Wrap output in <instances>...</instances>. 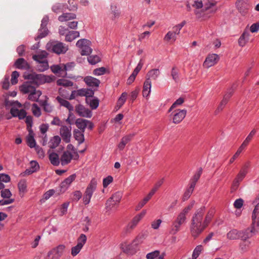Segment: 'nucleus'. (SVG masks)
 Here are the masks:
<instances>
[{
	"label": "nucleus",
	"mask_w": 259,
	"mask_h": 259,
	"mask_svg": "<svg viewBox=\"0 0 259 259\" xmlns=\"http://www.w3.org/2000/svg\"><path fill=\"white\" fill-rule=\"evenodd\" d=\"M241 233L236 229L230 231L227 234V238L230 240L238 239L240 236Z\"/></svg>",
	"instance_id": "a19ab883"
},
{
	"label": "nucleus",
	"mask_w": 259,
	"mask_h": 259,
	"mask_svg": "<svg viewBox=\"0 0 259 259\" xmlns=\"http://www.w3.org/2000/svg\"><path fill=\"white\" fill-rule=\"evenodd\" d=\"M73 153L74 154V155L71 152H70L69 151H64L60 157L61 164L62 165H66L69 164L71 162V160L73 159L74 156V159H78L79 158V155L78 153L74 152Z\"/></svg>",
	"instance_id": "ddd939ff"
},
{
	"label": "nucleus",
	"mask_w": 259,
	"mask_h": 259,
	"mask_svg": "<svg viewBox=\"0 0 259 259\" xmlns=\"http://www.w3.org/2000/svg\"><path fill=\"white\" fill-rule=\"evenodd\" d=\"M187 113V110L186 109H177L172 112L173 122L177 124L180 123L183 119L185 117Z\"/></svg>",
	"instance_id": "dca6fc26"
},
{
	"label": "nucleus",
	"mask_w": 259,
	"mask_h": 259,
	"mask_svg": "<svg viewBox=\"0 0 259 259\" xmlns=\"http://www.w3.org/2000/svg\"><path fill=\"white\" fill-rule=\"evenodd\" d=\"M74 66L75 63L74 62H69L66 64H63L64 75H66V71L72 70L74 68Z\"/></svg>",
	"instance_id": "13d9d810"
},
{
	"label": "nucleus",
	"mask_w": 259,
	"mask_h": 259,
	"mask_svg": "<svg viewBox=\"0 0 259 259\" xmlns=\"http://www.w3.org/2000/svg\"><path fill=\"white\" fill-rule=\"evenodd\" d=\"M82 247L76 244L75 246H73L71 248V254L73 256H76L80 251L82 249Z\"/></svg>",
	"instance_id": "e2e57ef3"
},
{
	"label": "nucleus",
	"mask_w": 259,
	"mask_h": 259,
	"mask_svg": "<svg viewBox=\"0 0 259 259\" xmlns=\"http://www.w3.org/2000/svg\"><path fill=\"white\" fill-rule=\"evenodd\" d=\"M66 246L64 244H60L49 250L44 259H60L63 255Z\"/></svg>",
	"instance_id": "0eeeda50"
},
{
	"label": "nucleus",
	"mask_w": 259,
	"mask_h": 259,
	"mask_svg": "<svg viewBox=\"0 0 259 259\" xmlns=\"http://www.w3.org/2000/svg\"><path fill=\"white\" fill-rule=\"evenodd\" d=\"M59 134L63 141L66 143H69L71 137V127L66 125L61 126Z\"/></svg>",
	"instance_id": "4468645a"
},
{
	"label": "nucleus",
	"mask_w": 259,
	"mask_h": 259,
	"mask_svg": "<svg viewBox=\"0 0 259 259\" xmlns=\"http://www.w3.org/2000/svg\"><path fill=\"white\" fill-rule=\"evenodd\" d=\"M84 132L77 129H75L73 131L74 137L78 141L79 144L82 143L84 141Z\"/></svg>",
	"instance_id": "2f4dec72"
},
{
	"label": "nucleus",
	"mask_w": 259,
	"mask_h": 259,
	"mask_svg": "<svg viewBox=\"0 0 259 259\" xmlns=\"http://www.w3.org/2000/svg\"><path fill=\"white\" fill-rule=\"evenodd\" d=\"M66 5L62 3H56L52 7V11L57 14L65 11L67 9Z\"/></svg>",
	"instance_id": "473e14b6"
},
{
	"label": "nucleus",
	"mask_w": 259,
	"mask_h": 259,
	"mask_svg": "<svg viewBox=\"0 0 259 259\" xmlns=\"http://www.w3.org/2000/svg\"><path fill=\"white\" fill-rule=\"evenodd\" d=\"M150 199L146 196L142 200L140 201L136 206V210L138 211L141 209Z\"/></svg>",
	"instance_id": "6e6d98bb"
},
{
	"label": "nucleus",
	"mask_w": 259,
	"mask_h": 259,
	"mask_svg": "<svg viewBox=\"0 0 259 259\" xmlns=\"http://www.w3.org/2000/svg\"><path fill=\"white\" fill-rule=\"evenodd\" d=\"M60 142L61 138L59 136H54L49 142V147L52 149H54L58 147Z\"/></svg>",
	"instance_id": "ea45409f"
},
{
	"label": "nucleus",
	"mask_w": 259,
	"mask_h": 259,
	"mask_svg": "<svg viewBox=\"0 0 259 259\" xmlns=\"http://www.w3.org/2000/svg\"><path fill=\"white\" fill-rule=\"evenodd\" d=\"M91 45V41L87 39L82 38L76 42V46L78 49L81 55L88 56L92 52Z\"/></svg>",
	"instance_id": "39448f33"
},
{
	"label": "nucleus",
	"mask_w": 259,
	"mask_h": 259,
	"mask_svg": "<svg viewBox=\"0 0 259 259\" xmlns=\"http://www.w3.org/2000/svg\"><path fill=\"white\" fill-rule=\"evenodd\" d=\"M233 94V91H230L227 92L224 96L223 100L220 102L217 109H216L215 113V114L219 113L220 112L222 111L226 105L227 104L228 101L231 97Z\"/></svg>",
	"instance_id": "6ab92c4d"
},
{
	"label": "nucleus",
	"mask_w": 259,
	"mask_h": 259,
	"mask_svg": "<svg viewBox=\"0 0 259 259\" xmlns=\"http://www.w3.org/2000/svg\"><path fill=\"white\" fill-rule=\"evenodd\" d=\"M51 69L54 73L64 75L63 64L53 65L51 67Z\"/></svg>",
	"instance_id": "e433bc0d"
},
{
	"label": "nucleus",
	"mask_w": 259,
	"mask_h": 259,
	"mask_svg": "<svg viewBox=\"0 0 259 259\" xmlns=\"http://www.w3.org/2000/svg\"><path fill=\"white\" fill-rule=\"evenodd\" d=\"M18 187L20 192L23 193L25 192L27 188L26 181L24 180L20 181V182L18 183Z\"/></svg>",
	"instance_id": "5fc2aeb1"
},
{
	"label": "nucleus",
	"mask_w": 259,
	"mask_h": 259,
	"mask_svg": "<svg viewBox=\"0 0 259 259\" xmlns=\"http://www.w3.org/2000/svg\"><path fill=\"white\" fill-rule=\"evenodd\" d=\"M204 247L202 245H198L193 250L192 257L189 259H197L199 255L202 252Z\"/></svg>",
	"instance_id": "4c0bfd02"
},
{
	"label": "nucleus",
	"mask_w": 259,
	"mask_h": 259,
	"mask_svg": "<svg viewBox=\"0 0 259 259\" xmlns=\"http://www.w3.org/2000/svg\"><path fill=\"white\" fill-rule=\"evenodd\" d=\"M184 102V99L183 98H179L177 99L171 106L170 108L168 110V112H170L172 111V110L175 108L177 106L182 105Z\"/></svg>",
	"instance_id": "bf43d9fd"
},
{
	"label": "nucleus",
	"mask_w": 259,
	"mask_h": 259,
	"mask_svg": "<svg viewBox=\"0 0 259 259\" xmlns=\"http://www.w3.org/2000/svg\"><path fill=\"white\" fill-rule=\"evenodd\" d=\"M87 236L84 234H81L77 239V245L83 247V245L85 244L87 241Z\"/></svg>",
	"instance_id": "864d4df0"
},
{
	"label": "nucleus",
	"mask_w": 259,
	"mask_h": 259,
	"mask_svg": "<svg viewBox=\"0 0 259 259\" xmlns=\"http://www.w3.org/2000/svg\"><path fill=\"white\" fill-rule=\"evenodd\" d=\"M205 212V207L202 206L195 212L192 218L190 230L191 235L194 238L197 237L210 223L214 216L215 209L210 208L204 219Z\"/></svg>",
	"instance_id": "f257e3e1"
},
{
	"label": "nucleus",
	"mask_w": 259,
	"mask_h": 259,
	"mask_svg": "<svg viewBox=\"0 0 259 259\" xmlns=\"http://www.w3.org/2000/svg\"><path fill=\"white\" fill-rule=\"evenodd\" d=\"M38 63L37 67L39 71L42 72L48 69L49 65L48 61L41 62V63L38 62Z\"/></svg>",
	"instance_id": "603ef678"
},
{
	"label": "nucleus",
	"mask_w": 259,
	"mask_h": 259,
	"mask_svg": "<svg viewBox=\"0 0 259 259\" xmlns=\"http://www.w3.org/2000/svg\"><path fill=\"white\" fill-rule=\"evenodd\" d=\"M79 36V32L77 31H69L65 36V41L71 42Z\"/></svg>",
	"instance_id": "72a5a7b5"
},
{
	"label": "nucleus",
	"mask_w": 259,
	"mask_h": 259,
	"mask_svg": "<svg viewBox=\"0 0 259 259\" xmlns=\"http://www.w3.org/2000/svg\"><path fill=\"white\" fill-rule=\"evenodd\" d=\"M57 84L64 87H71L73 83L72 81L65 78H61L57 80Z\"/></svg>",
	"instance_id": "c03bdc74"
},
{
	"label": "nucleus",
	"mask_w": 259,
	"mask_h": 259,
	"mask_svg": "<svg viewBox=\"0 0 259 259\" xmlns=\"http://www.w3.org/2000/svg\"><path fill=\"white\" fill-rule=\"evenodd\" d=\"M12 107L10 110V113L13 117H17L19 119H23L25 118V122L27 125L28 130L31 128L33 120L31 116H26V111L23 109H19L22 108V105L18 101H15L11 104Z\"/></svg>",
	"instance_id": "f03ea898"
},
{
	"label": "nucleus",
	"mask_w": 259,
	"mask_h": 259,
	"mask_svg": "<svg viewBox=\"0 0 259 259\" xmlns=\"http://www.w3.org/2000/svg\"><path fill=\"white\" fill-rule=\"evenodd\" d=\"M255 131L254 130H252L251 131V132L249 134V135L247 136V137L246 138L245 140L243 142V144H244L246 146L248 145L249 143L252 140L253 136L255 135Z\"/></svg>",
	"instance_id": "680f3d73"
},
{
	"label": "nucleus",
	"mask_w": 259,
	"mask_h": 259,
	"mask_svg": "<svg viewBox=\"0 0 259 259\" xmlns=\"http://www.w3.org/2000/svg\"><path fill=\"white\" fill-rule=\"evenodd\" d=\"M29 134L26 137V142L27 145L30 148H34L36 147V142L34 139V133H33L32 128H30L28 130Z\"/></svg>",
	"instance_id": "393cba45"
},
{
	"label": "nucleus",
	"mask_w": 259,
	"mask_h": 259,
	"mask_svg": "<svg viewBox=\"0 0 259 259\" xmlns=\"http://www.w3.org/2000/svg\"><path fill=\"white\" fill-rule=\"evenodd\" d=\"M30 166L25 171L26 175H30L34 172H36L39 169V166L38 163L36 161H31L30 162Z\"/></svg>",
	"instance_id": "c85d7f7f"
},
{
	"label": "nucleus",
	"mask_w": 259,
	"mask_h": 259,
	"mask_svg": "<svg viewBox=\"0 0 259 259\" xmlns=\"http://www.w3.org/2000/svg\"><path fill=\"white\" fill-rule=\"evenodd\" d=\"M126 99V93H123L120 98L118 99L117 106L118 107V109H119L125 103Z\"/></svg>",
	"instance_id": "8fccbe9b"
},
{
	"label": "nucleus",
	"mask_w": 259,
	"mask_h": 259,
	"mask_svg": "<svg viewBox=\"0 0 259 259\" xmlns=\"http://www.w3.org/2000/svg\"><path fill=\"white\" fill-rule=\"evenodd\" d=\"M76 178V174H74L73 175H70L68 178L65 179L64 180V182L67 184L68 186H70V184L75 180Z\"/></svg>",
	"instance_id": "774afa93"
},
{
	"label": "nucleus",
	"mask_w": 259,
	"mask_h": 259,
	"mask_svg": "<svg viewBox=\"0 0 259 259\" xmlns=\"http://www.w3.org/2000/svg\"><path fill=\"white\" fill-rule=\"evenodd\" d=\"M152 83L150 79L146 78L144 82L142 91L143 96L147 98L150 94L151 91Z\"/></svg>",
	"instance_id": "4be33fe9"
},
{
	"label": "nucleus",
	"mask_w": 259,
	"mask_h": 259,
	"mask_svg": "<svg viewBox=\"0 0 259 259\" xmlns=\"http://www.w3.org/2000/svg\"><path fill=\"white\" fill-rule=\"evenodd\" d=\"M146 213V210L144 209L140 213L134 217L132 220L124 229L123 233L125 234L131 233L132 230L136 228L140 221L144 217Z\"/></svg>",
	"instance_id": "6e6552de"
},
{
	"label": "nucleus",
	"mask_w": 259,
	"mask_h": 259,
	"mask_svg": "<svg viewBox=\"0 0 259 259\" xmlns=\"http://www.w3.org/2000/svg\"><path fill=\"white\" fill-rule=\"evenodd\" d=\"M122 197V193L119 191L115 192L107 201L106 208L111 210L115 206L118 205Z\"/></svg>",
	"instance_id": "9b49d317"
},
{
	"label": "nucleus",
	"mask_w": 259,
	"mask_h": 259,
	"mask_svg": "<svg viewBox=\"0 0 259 259\" xmlns=\"http://www.w3.org/2000/svg\"><path fill=\"white\" fill-rule=\"evenodd\" d=\"M106 72V68L105 67H102L97 69H95L93 71V74L95 75H102L105 73Z\"/></svg>",
	"instance_id": "0e129e2a"
},
{
	"label": "nucleus",
	"mask_w": 259,
	"mask_h": 259,
	"mask_svg": "<svg viewBox=\"0 0 259 259\" xmlns=\"http://www.w3.org/2000/svg\"><path fill=\"white\" fill-rule=\"evenodd\" d=\"M49 30L47 27H40L38 30V36L35 38L36 40L43 38L47 36L48 34Z\"/></svg>",
	"instance_id": "09e8293b"
},
{
	"label": "nucleus",
	"mask_w": 259,
	"mask_h": 259,
	"mask_svg": "<svg viewBox=\"0 0 259 259\" xmlns=\"http://www.w3.org/2000/svg\"><path fill=\"white\" fill-rule=\"evenodd\" d=\"M160 252L158 250H155L153 252L148 253L146 255V258L147 259H154L159 255Z\"/></svg>",
	"instance_id": "69168bd1"
},
{
	"label": "nucleus",
	"mask_w": 259,
	"mask_h": 259,
	"mask_svg": "<svg viewBox=\"0 0 259 259\" xmlns=\"http://www.w3.org/2000/svg\"><path fill=\"white\" fill-rule=\"evenodd\" d=\"M32 82H26L23 84L20 87V91L23 94H30L35 90L34 87L32 85Z\"/></svg>",
	"instance_id": "b1692460"
},
{
	"label": "nucleus",
	"mask_w": 259,
	"mask_h": 259,
	"mask_svg": "<svg viewBox=\"0 0 259 259\" xmlns=\"http://www.w3.org/2000/svg\"><path fill=\"white\" fill-rule=\"evenodd\" d=\"M15 66L17 68L21 69H28L29 68V65L27 62L23 58H19L17 59L15 63Z\"/></svg>",
	"instance_id": "bb28decb"
},
{
	"label": "nucleus",
	"mask_w": 259,
	"mask_h": 259,
	"mask_svg": "<svg viewBox=\"0 0 259 259\" xmlns=\"http://www.w3.org/2000/svg\"><path fill=\"white\" fill-rule=\"evenodd\" d=\"M135 136V134H130L129 135L123 137L119 143L117 145L118 149L121 151L124 149L126 145L132 140V139Z\"/></svg>",
	"instance_id": "412c9836"
},
{
	"label": "nucleus",
	"mask_w": 259,
	"mask_h": 259,
	"mask_svg": "<svg viewBox=\"0 0 259 259\" xmlns=\"http://www.w3.org/2000/svg\"><path fill=\"white\" fill-rule=\"evenodd\" d=\"M76 18V15L73 13H63L58 17V20L61 22L68 21Z\"/></svg>",
	"instance_id": "c756f323"
},
{
	"label": "nucleus",
	"mask_w": 259,
	"mask_h": 259,
	"mask_svg": "<svg viewBox=\"0 0 259 259\" xmlns=\"http://www.w3.org/2000/svg\"><path fill=\"white\" fill-rule=\"evenodd\" d=\"M1 196L4 198L11 199L12 194L9 189H6L1 191Z\"/></svg>",
	"instance_id": "052dcab7"
},
{
	"label": "nucleus",
	"mask_w": 259,
	"mask_h": 259,
	"mask_svg": "<svg viewBox=\"0 0 259 259\" xmlns=\"http://www.w3.org/2000/svg\"><path fill=\"white\" fill-rule=\"evenodd\" d=\"M75 112L79 116L86 118H91L92 115V112L90 110L80 104L75 106Z\"/></svg>",
	"instance_id": "a211bd4d"
},
{
	"label": "nucleus",
	"mask_w": 259,
	"mask_h": 259,
	"mask_svg": "<svg viewBox=\"0 0 259 259\" xmlns=\"http://www.w3.org/2000/svg\"><path fill=\"white\" fill-rule=\"evenodd\" d=\"M160 74V71L158 69H153L150 70L146 75V78H152L156 80Z\"/></svg>",
	"instance_id": "58836bf2"
},
{
	"label": "nucleus",
	"mask_w": 259,
	"mask_h": 259,
	"mask_svg": "<svg viewBox=\"0 0 259 259\" xmlns=\"http://www.w3.org/2000/svg\"><path fill=\"white\" fill-rule=\"evenodd\" d=\"M220 60V57L216 54H209L207 55L202 66L204 68L208 69L216 65Z\"/></svg>",
	"instance_id": "f8f14e48"
},
{
	"label": "nucleus",
	"mask_w": 259,
	"mask_h": 259,
	"mask_svg": "<svg viewBox=\"0 0 259 259\" xmlns=\"http://www.w3.org/2000/svg\"><path fill=\"white\" fill-rule=\"evenodd\" d=\"M48 99L49 98L46 97L45 100H40L39 103L40 105L43 107V109L45 112L51 113L54 109V107L48 103Z\"/></svg>",
	"instance_id": "a878e982"
},
{
	"label": "nucleus",
	"mask_w": 259,
	"mask_h": 259,
	"mask_svg": "<svg viewBox=\"0 0 259 259\" xmlns=\"http://www.w3.org/2000/svg\"><path fill=\"white\" fill-rule=\"evenodd\" d=\"M83 80L88 86L92 88L98 87L100 83L99 79L91 76L85 77Z\"/></svg>",
	"instance_id": "5701e85b"
},
{
	"label": "nucleus",
	"mask_w": 259,
	"mask_h": 259,
	"mask_svg": "<svg viewBox=\"0 0 259 259\" xmlns=\"http://www.w3.org/2000/svg\"><path fill=\"white\" fill-rule=\"evenodd\" d=\"M49 159L51 164L55 166H58L61 163L58 154L54 152L50 154Z\"/></svg>",
	"instance_id": "f704fd0d"
},
{
	"label": "nucleus",
	"mask_w": 259,
	"mask_h": 259,
	"mask_svg": "<svg viewBox=\"0 0 259 259\" xmlns=\"http://www.w3.org/2000/svg\"><path fill=\"white\" fill-rule=\"evenodd\" d=\"M25 78L30 80L32 83L35 84L36 85H38L45 82H49L51 80V78L48 76H46L42 74H36L35 73H29L27 75H25Z\"/></svg>",
	"instance_id": "423d86ee"
},
{
	"label": "nucleus",
	"mask_w": 259,
	"mask_h": 259,
	"mask_svg": "<svg viewBox=\"0 0 259 259\" xmlns=\"http://www.w3.org/2000/svg\"><path fill=\"white\" fill-rule=\"evenodd\" d=\"M48 56V53L44 51L39 52L37 55H34L32 56V58L34 60L37 62L41 63V62L47 61L46 58Z\"/></svg>",
	"instance_id": "7c9ffc66"
},
{
	"label": "nucleus",
	"mask_w": 259,
	"mask_h": 259,
	"mask_svg": "<svg viewBox=\"0 0 259 259\" xmlns=\"http://www.w3.org/2000/svg\"><path fill=\"white\" fill-rule=\"evenodd\" d=\"M97 185V180L95 178L92 179L86 188L82 200L85 205L88 204L90 202L93 194L96 189Z\"/></svg>",
	"instance_id": "1a4fd4ad"
},
{
	"label": "nucleus",
	"mask_w": 259,
	"mask_h": 259,
	"mask_svg": "<svg viewBox=\"0 0 259 259\" xmlns=\"http://www.w3.org/2000/svg\"><path fill=\"white\" fill-rule=\"evenodd\" d=\"M41 95V92L39 90H34L31 93L29 94L28 99L32 101H36L39 102V98Z\"/></svg>",
	"instance_id": "c9c22d12"
},
{
	"label": "nucleus",
	"mask_w": 259,
	"mask_h": 259,
	"mask_svg": "<svg viewBox=\"0 0 259 259\" xmlns=\"http://www.w3.org/2000/svg\"><path fill=\"white\" fill-rule=\"evenodd\" d=\"M57 101L59 103L61 106L66 108L69 112L73 111V107L71 104L67 100L63 99L60 96H58L56 98Z\"/></svg>",
	"instance_id": "cd10ccee"
},
{
	"label": "nucleus",
	"mask_w": 259,
	"mask_h": 259,
	"mask_svg": "<svg viewBox=\"0 0 259 259\" xmlns=\"http://www.w3.org/2000/svg\"><path fill=\"white\" fill-rule=\"evenodd\" d=\"M252 220L253 226L251 232H254L256 227H259V203H257L253 211L252 214Z\"/></svg>",
	"instance_id": "f3484780"
},
{
	"label": "nucleus",
	"mask_w": 259,
	"mask_h": 259,
	"mask_svg": "<svg viewBox=\"0 0 259 259\" xmlns=\"http://www.w3.org/2000/svg\"><path fill=\"white\" fill-rule=\"evenodd\" d=\"M90 106L92 109H96L99 104V101L98 99H93L90 101Z\"/></svg>",
	"instance_id": "338daca9"
},
{
	"label": "nucleus",
	"mask_w": 259,
	"mask_h": 259,
	"mask_svg": "<svg viewBox=\"0 0 259 259\" xmlns=\"http://www.w3.org/2000/svg\"><path fill=\"white\" fill-rule=\"evenodd\" d=\"M75 124L80 131L83 132H84L85 129L87 127L90 130H92L94 126V124L91 121L83 118L77 119L75 120Z\"/></svg>",
	"instance_id": "2eb2a0df"
},
{
	"label": "nucleus",
	"mask_w": 259,
	"mask_h": 259,
	"mask_svg": "<svg viewBox=\"0 0 259 259\" xmlns=\"http://www.w3.org/2000/svg\"><path fill=\"white\" fill-rule=\"evenodd\" d=\"M47 49L58 55L65 54L68 50V46L60 41H51L47 44Z\"/></svg>",
	"instance_id": "20e7f679"
},
{
	"label": "nucleus",
	"mask_w": 259,
	"mask_h": 259,
	"mask_svg": "<svg viewBox=\"0 0 259 259\" xmlns=\"http://www.w3.org/2000/svg\"><path fill=\"white\" fill-rule=\"evenodd\" d=\"M247 169L248 166L247 165H245L240 170L233 182L231 187V190L232 191H235L238 188L240 183L244 179L247 174Z\"/></svg>",
	"instance_id": "9d476101"
},
{
	"label": "nucleus",
	"mask_w": 259,
	"mask_h": 259,
	"mask_svg": "<svg viewBox=\"0 0 259 259\" xmlns=\"http://www.w3.org/2000/svg\"><path fill=\"white\" fill-rule=\"evenodd\" d=\"M194 204V202H191L184 208L178 214L176 220L172 223L171 232L173 234H176L179 231L181 226L185 223L186 221V216L193 208Z\"/></svg>",
	"instance_id": "7ed1b4c3"
},
{
	"label": "nucleus",
	"mask_w": 259,
	"mask_h": 259,
	"mask_svg": "<svg viewBox=\"0 0 259 259\" xmlns=\"http://www.w3.org/2000/svg\"><path fill=\"white\" fill-rule=\"evenodd\" d=\"M177 39V35L171 31H169L164 37V40L167 42H174Z\"/></svg>",
	"instance_id": "37998d69"
},
{
	"label": "nucleus",
	"mask_w": 259,
	"mask_h": 259,
	"mask_svg": "<svg viewBox=\"0 0 259 259\" xmlns=\"http://www.w3.org/2000/svg\"><path fill=\"white\" fill-rule=\"evenodd\" d=\"M31 111L33 115L36 117H39L41 114V110L36 104L32 105Z\"/></svg>",
	"instance_id": "de8ad7c7"
},
{
	"label": "nucleus",
	"mask_w": 259,
	"mask_h": 259,
	"mask_svg": "<svg viewBox=\"0 0 259 259\" xmlns=\"http://www.w3.org/2000/svg\"><path fill=\"white\" fill-rule=\"evenodd\" d=\"M250 242L245 239L243 240L239 245L240 249L242 252H246L249 248Z\"/></svg>",
	"instance_id": "a18cd8bd"
},
{
	"label": "nucleus",
	"mask_w": 259,
	"mask_h": 259,
	"mask_svg": "<svg viewBox=\"0 0 259 259\" xmlns=\"http://www.w3.org/2000/svg\"><path fill=\"white\" fill-rule=\"evenodd\" d=\"M111 19L114 21L120 16V12L117 7L114 5L111 6Z\"/></svg>",
	"instance_id": "79ce46f5"
},
{
	"label": "nucleus",
	"mask_w": 259,
	"mask_h": 259,
	"mask_svg": "<svg viewBox=\"0 0 259 259\" xmlns=\"http://www.w3.org/2000/svg\"><path fill=\"white\" fill-rule=\"evenodd\" d=\"M89 63L94 65L100 61V57L97 55H92L88 58Z\"/></svg>",
	"instance_id": "3c124183"
},
{
	"label": "nucleus",
	"mask_w": 259,
	"mask_h": 259,
	"mask_svg": "<svg viewBox=\"0 0 259 259\" xmlns=\"http://www.w3.org/2000/svg\"><path fill=\"white\" fill-rule=\"evenodd\" d=\"M248 28L244 29L242 34L240 35L238 39V42L239 46L241 47H244L248 42L250 36V33L248 32Z\"/></svg>",
	"instance_id": "aec40b11"
},
{
	"label": "nucleus",
	"mask_w": 259,
	"mask_h": 259,
	"mask_svg": "<svg viewBox=\"0 0 259 259\" xmlns=\"http://www.w3.org/2000/svg\"><path fill=\"white\" fill-rule=\"evenodd\" d=\"M248 28V32H251V33H256L259 30V22H256L253 23L251 26L247 25L245 29Z\"/></svg>",
	"instance_id": "49530a36"
},
{
	"label": "nucleus",
	"mask_w": 259,
	"mask_h": 259,
	"mask_svg": "<svg viewBox=\"0 0 259 259\" xmlns=\"http://www.w3.org/2000/svg\"><path fill=\"white\" fill-rule=\"evenodd\" d=\"M19 73L17 71L12 72L11 74V82L14 85L16 84L18 82V78L19 76Z\"/></svg>",
	"instance_id": "4d7b16f0"
}]
</instances>
